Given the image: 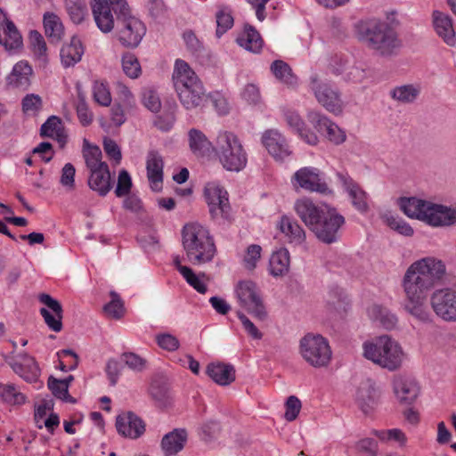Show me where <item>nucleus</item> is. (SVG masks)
I'll return each instance as SVG.
<instances>
[{"mask_svg": "<svg viewBox=\"0 0 456 456\" xmlns=\"http://www.w3.org/2000/svg\"><path fill=\"white\" fill-rule=\"evenodd\" d=\"M367 313L372 322H379L386 330H393L397 325L396 315L383 305H372L368 308Z\"/></svg>", "mask_w": 456, "mask_h": 456, "instance_id": "obj_28", "label": "nucleus"}, {"mask_svg": "<svg viewBox=\"0 0 456 456\" xmlns=\"http://www.w3.org/2000/svg\"><path fill=\"white\" fill-rule=\"evenodd\" d=\"M315 193L333 199L334 190L331 187V179L322 171L315 169Z\"/></svg>", "mask_w": 456, "mask_h": 456, "instance_id": "obj_48", "label": "nucleus"}, {"mask_svg": "<svg viewBox=\"0 0 456 456\" xmlns=\"http://www.w3.org/2000/svg\"><path fill=\"white\" fill-rule=\"evenodd\" d=\"M215 151L220 163L228 171L239 172L247 165V152L239 138L232 133H219Z\"/></svg>", "mask_w": 456, "mask_h": 456, "instance_id": "obj_7", "label": "nucleus"}, {"mask_svg": "<svg viewBox=\"0 0 456 456\" xmlns=\"http://www.w3.org/2000/svg\"><path fill=\"white\" fill-rule=\"evenodd\" d=\"M75 175V167L71 163H66L61 169L60 183L68 191H73L76 187Z\"/></svg>", "mask_w": 456, "mask_h": 456, "instance_id": "obj_63", "label": "nucleus"}, {"mask_svg": "<svg viewBox=\"0 0 456 456\" xmlns=\"http://www.w3.org/2000/svg\"><path fill=\"white\" fill-rule=\"evenodd\" d=\"M236 41L240 46L255 53H259L263 47V39L260 34L250 25L245 26L243 32Z\"/></svg>", "mask_w": 456, "mask_h": 456, "instance_id": "obj_32", "label": "nucleus"}, {"mask_svg": "<svg viewBox=\"0 0 456 456\" xmlns=\"http://www.w3.org/2000/svg\"><path fill=\"white\" fill-rule=\"evenodd\" d=\"M393 390L399 403L412 404L419 395L417 380L407 375H398L393 380Z\"/></svg>", "mask_w": 456, "mask_h": 456, "instance_id": "obj_14", "label": "nucleus"}, {"mask_svg": "<svg viewBox=\"0 0 456 456\" xmlns=\"http://www.w3.org/2000/svg\"><path fill=\"white\" fill-rule=\"evenodd\" d=\"M358 38L381 56H391L401 46L396 32L387 22L362 20L356 25Z\"/></svg>", "mask_w": 456, "mask_h": 456, "instance_id": "obj_3", "label": "nucleus"}, {"mask_svg": "<svg viewBox=\"0 0 456 456\" xmlns=\"http://www.w3.org/2000/svg\"><path fill=\"white\" fill-rule=\"evenodd\" d=\"M315 129L334 145H340L346 140V132L330 118L315 114Z\"/></svg>", "mask_w": 456, "mask_h": 456, "instance_id": "obj_18", "label": "nucleus"}, {"mask_svg": "<svg viewBox=\"0 0 456 456\" xmlns=\"http://www.w3.org/2000/svg\"><path fill=\"white\" fill-rule=\"evenodd\" d=\"M91 7L98 28L109 33L116 28L119 16L126 13L128 4L126 0H93Z\"/></svg>", "mask_w": 456, "mask_h": 456, "instance_id": "obj_9", "label": "nucleus"}, {"mask_svg": "<svg viewBox=\"0 0 456 456\" xmlns=\"http://www.w3.org/2000/svg\"><path fill=\"white\" fill-rule=\"evenodd\" d=\"M0 400L10 405H22L27 396L15 385L0 383Z\"/></svg>", "mask_w": 456, "mask_h": 456, "instance_id": "obj_38", "label": "nucleus"}, {"mask_svg": "<svg viewBox=\"0 0 456 456\" xmlns=\"http://www.w3.org/2000/svg\"><path fill=\"white\" fill-rule=\"evenodd\" d=\"M262 142L276 160L283 161L292 153L286 138L278 130H266L262 135Z\"/></svg>", "mask_w": 456, "mask_h": 456, "instance_id": "obj_15", "label": "nucleus"}, {"mask_svg": "<svg viewBox=\"0 0 456 456\" xmlns=\"http://www.w3.org/2000/svg\"><path fill=\"white\" fill-rule=\"evenodd\" d=\"M188 136L189 146L194 155L204 157L210 152L212 144L200 130L192 128L189 131Z\"/></svg>", "mask_w": 456, "mask_h": 456, "instance_id": "obj_34", "label": "nucleus"}, {"mask_svg": "<svg viewBox=\"0 0 456 456\" xmlns=\"http://www.w3.org/2000/svg\"><path fill=\"white\" fill-rule=\"evenodd\" d=\"M111 300L103 306V311L108 317L119 320L125 314L124 302L115 291L110 293Z\"/></svg>", "mask_w": 456, "mask_h": 456, "instance_id": "obj_47", "label": "nucleus"}, {"mask_svg": "<svg viewBox=\"0 0 456 456\" xmlns=\"http://www.w3.org/2000/svg\"><path fill=\"white\" fill-rule=\"evenodd\" d=\"M48 387L52 393L57 398L69 403H75L76 401L69 394L68 385L66 382L61 381L58 379L50 377L48 379Z\"/></svg>", "mask_w": 456, "mask_h": 456, "instance_id": "obj_49", "label": "nucleus"}, {"mask_svg": "<svg viewBox=\"0 0 456 456\" xmlns=\"http://www.w3.org/2000/svg\"><path fill=\"white\" fill-rule=\"evenodd\" d=\"M315 98L330 113L338 115L343 110V102L339 93L330 85H319L315 91Z\"/></svg>", "mask_w": 456, "mask_h": 456, "instance_id": "obj_19", "label": "nucleus"}, {"mask_svg": "<svg viewBox=\"0 0 456 456\" xmlns=\"http://www.w3.org/2000/svg\"><path fill=\"white\" fill-rule=\"evenodd\" d=\"M88 185L101 196H105L110 191L112 183L108 165H103L102 167L90 170Z\"/></svg>", "mask_w": 456, "mask_h": 456, "instance_id": "obj_24", "label": "nucleus"}, {"mask_svg": "<svg viewBox=\"0 0 456 456\" xmlns=\"http://www.w3.org/2000/svg\"><path fill=\"white\" fill-rule=\"evenodd\" d=\"M94 99L102 106H109L111 102L110 93L102 82L95 81L93 86Z\"/></svg>", "mask_w": 456, "mask_h": 456, "instance_id": "obj_61", "label": "nucleus"}, {"mask_svg": "<svg viewBox=\"0 0 456 456\" xmlns=\"http://www.w3.org/2000/svg\"><path fill=\"white\" fill-rule=\"evenodd\" d=\"M181 274L187 283L199 293L205 294L207 292V285L200 280V275L194 273L191 268H182Z\"/></svg>", "mask_w": 456, "mask_h": 456, "instance_id": "obj_60", "label": "nucleus"}, {"mask_svg": "<svg viewBox=\"0 0 456 456\" xmlns=\"http://www.w3.org/2000/svg\"><path fill=\"white\" fill-rule=\"evenodd\" d=\"M121 360L134 371L141 372L147 367V360L143 356L133 352H124L121 354Z\"/></svg>", "mask_w": 456, "mask_h": 456, "instance_id": "obj_52", "label": "nucleus"}, {"mask_svg": "<svg viewBox=\"0 0 456 456\" xmlns=\"http://www.w3.org/2000/svg\"><path fill=\"white\" fill-rule=\"evenodd\" d=\"M40 314L46 325L53 331L58 332L62 329L63 313L50 312L46 308L40 309Z\"/></svg>", "mask_w": 456, "mask_h": 456, "instance_id": "obj_57", "label": "nucleus"}, {"mask_svg": "<svg viewBox=\"0 0 456 456\" xmlns=\"http://www.w3.org/2000/svg\"><path fill=\"white\" fill-rule=\"evenodd\" d=\"M0 44L7 50L17 49L21 45V36L13 22L7 23L0 29Z\"/></svg>", "mask_w": 456, "mask_h": 456, "instance_id": "obj_37", "label": "nucleus"}, {"mask_svg": "<svg viewBox=\"0 0 456 456\" xmlns=\"http://www.w3.org/2000/svg\"><path fill=\"white\" fill-rule=\"evenodd\" d=\"M116 428L121 436L136 439L144 433L145 425L136 414L127 411L117 417Z\"/></svg>", "mask_w": 456, "mask_h": 456, "instance_id": "obj_17", "label": "nucleus"}, {"mask_svg": "<svg viewBox=\"0 0 456 456\" xmlns=\"http://www.w3.org/2000/svg\"><path fill=\"white\" fill-rule=\"evenodd\" d=\"M208 376L220 386H228L235 380V370L231 364L210 362L207 366Z\"/></svg>", "mask_w": 456, "mask_h": 456, "instance_id": "obj_25", "label": "nucleus"}, {"mask_svg": "<svg viewBox=\"0 0 456 456\" xmlns=\"http://www.w3.org/2000/svg\"><path fill=\"white\" fill-rule=\"evenodd\" d=\"M430 305L436 314L446 322H456V290L440 289L433 292Z\"/></svg>", "mask_w": 456, "mask_h": 456, "instance_id": "obj_13", "label": "nucleus"}, {"mask_svg": "<svg viewBox=\"0 0 456 456\" xmlns=\"http://www.w3.org/2000/svg\"><path fill=\"white\" fill-rule=\"evenodd\" d=\"M116 29L120 43L132 48L139 45L146 33V27L138 18L131 14L129 6L126 13L119 16Z\"/></svg>", "mask_w": 456, "mask_h": 456, "instance_id": "obj_11", "label": "nucleus"}, {"mask_svg": "<svg viewBox=\"0 0 456 456\" xmlns=\"http://www.w3.org/2000/svg\"><path fill=\"white\" fill-rule=\"evenodd\" d=\"M378 391L370 379H363L356 391L355 401L359 408L365 414L370 412L378 404Z\"/></svg>", "mask_w": 456, "mask_h": 456, "instance_id": "obj_20", "label": "nucleus"}, {"mask_svg": "<svg viewBox=\"0 0 456 456\" xmlns=\"http://www.w3.org/2000/svg\"><path fill=\"white\" fill-rule=\"evenodd\" d=\"M399 207L408 217L422 221L432 227L456 224V207L436 204L416 197L400 198Z\"/></svg>", "mask_w": 456, "mask_h": 456, "instance_id": "obj_2", "label": "nucleus"}, {"mask_svg": "<svg viewBox=\"0 0 456 456\" xmlns=\"http://www.w3.org/2000/svg\"><path fill=\"white\" fill-rule=\"evenodd\" d=\"M122 68L125 74L131 78H136L141 74L140 63L133 53H127L123 55Z\"/></svg>", "mask_w": 456, "mask_h": 456, "instance_id": "obj_53", "label": "nucleus"}, {"mask_svg": "<svg viewBox=\"0 0 456 456\" xmlns=\"http://www.w3.org/2000/svg\"><path fill=\"white\" fill-rule=\"evenodd\" d=\"M182 242L186 257L192 265L211 262L216 253L214 240L208 230L199 223H191L183 226Z\"/></svg>", "mask_w": 456, "mask_h": 456, "instance_id": "obj_5", "label": "nucleus"}, {"mask_svg": "<svg viewBox=\"0 0 456 456\" xmlns=\"http://www.w3.org/2000/svg\"><path fill=\"white\" fill-rule=\"evenodd\" d=\"M363 356L390 371L399 369L406 358L400 344H363Z\"/></svg>", "mask_w": 456, "mask_h": 456, "instance_id": "obj_8", "label": "nucleus"}, {"mask_svg": "<svg viewBox=\"0 0 456 456\" xmlns=\"http://www.w3.org/2000/svg\"><path fill=\"white\" fill-rule=\"evenodd\" d=\"M59 368L62 371L72 370L78 364L77 355L71 350H61L58 353Z\"/></svg>", "mask_w": 456, "mask_h": 456, "instance_id": "obj_55", "label": "nucleus"}, {"mask_svg": "<svg viewBox=\"0 0 456 456\" xmlns=\"http://www.w3.org/2000/svg\"><path fill=\"white\" fill-rule=\"evenodd\" d=\"M9 364L15 373L27 382L36 381L39 375V369L34 358L23 352H12Z\"/></svg>", "mask_w": 456, "mask_h": 456, "instance_id": "obj_16", "label": "nucleus"}, {"mask_svg": "<svg viewBox=\"0 0 456 456\" xmlns=\"http://www.w3.org/2000/svg\"><path fill=\"white\" fill-rule=\"evenodd\" d=\"M338 176L351 198L353 206L360 212L367 211L368 203L366 192L362 190V188L352 178L340 173H338Z\"/></svg>", "mask_w": 456, "mask_h": 456, "instance_id": "obj_23", "label": "nucleus"}, {"mask_svg": "<svg viewBox=\"0 0 456 456\" xmlns=\"http://www.w3.org/2000/svg\"><path fill=\"white\" fill-rule=\"evenodd\" d=\"M150 395L151 398L160 407L167 405L170 398L169 388L166 382L154 379L150 386Z\"/></svg>", "mask_w": 456, "mask_h": 456, "instance_id": "obj_46", "label": "nucleus"}, {"mask_svg": "<svg viewBox=\"0 0 456 456\" xmlns=\"http://www.w3.org/2000/svg\"><path fill=\"white\" fill-rule=\"evenodd\" d=\"M122 370L123 366L118 360L111 358L107 361L104 370L110 386L118 384Z\"/></svg>", "mask_w": 456, "mask_h": 456, "instance_id": "obj_54", "label": "nucleus"}, {"mask_svg": "<svg viewBox=\"0 0 456 456\" xmlns=\"http://www.w3.org/2000/svg\"><path fill=\"white\" fill-rule=\"evenodd\" d=\"M186 441V430L177 428L164 436L161 441V448L164 453H178L183 449Z\"/></svg>", "mask_w": 456, "mask_h": 456, "instance_id": "obj_31", "label": "nucleus"}, {"mask_svg": "<svg viewBox=\"0 0 456 456\" xmlns=\"http://www.w3.org/2000/svg\"><path fill=\"white\" fill-rule=\"evenodd\" d=\"M40 134L43 137L47 136L57 140L61 146L67 142V135L61 119L56 116H51L41 126Z\"/></svg>", "mask_w": 456, "mask_h": 456, "instance_id": "obj_33", "label": "nucleus"}, {"mask_svg": "<svg viewBox=\"0 0 456 456\" xmlns=\"http://www.w3.org/2000/svg\"><path fill=\"white\" fill-rule=\"evenodd\" d=\"M432 18L433 26L437 36L449 46H454L456 37L452 19L440 11H434Z\"/></svg>", "mask_w": 456, "mask_h": 456, "instance_id": "obj_22", "label": "nucleus"}, {"mask_svg": "<svg viewBox=\"0 0 456 456\" xmlns=\"http://www.w3.org/2000/svg\"><path fill=\"white\" fill-rule=\"evenodd\" d=\"M143 105L152 112H159L161 102L158 93L152 88H144L142 93Z\"/></svg>", "mask_w": 456, "mask_h": 456, "instance_id": "obj_56", "label": "nucleus"}, {"mask_svg": "<svg viewBox=\"0 0 456 456\" xmlns=\"http://www.w3.org/2000/svg\"><path fill=\"white\" fill-rule=\"evenodd\" d=\"M297 216L305 224L314 230V202L310 198H301L295 202L294 207Z\"/></svg>", "mask_w": 456, "mask_h": 456, "instance_id": "obj_43", "label": "nucleus"}, {"mask_svg": "<svg viewBox=\"0 0 456 456\" xmlns=\"http://www.w3.org/2000/svg\"><path fill=\"white\" fill-rule=\"evenodd\" d=\"M358 453L362 456H378L379 444L378 442L370 437L359 440L355 445Z\"/></svg>", "mask_w": 456, "mask_h": 456, "instance_id": "obj_58", "label": "nucleus"}, {"mask_svg": "<svg viewBox=\"0 0 456 456\" xmlns=\"http://www.w3.org/2000/svg\"><path fill=\"white\" fill-rule=\"evenodd\" d=\"M288 124L293 127L298 135L308 144H312V133L305 126L297 114L291 113L287 116Z\"/></svg>", "mask_w": 456, "mask_h": 456, "instance_id": "obj_51", "label": "nucleus"}, {"mask_svg": "<svg viewBox=\"0 0 456 456\" xmlns=\"http://www.w3.org/2000/svg\"><path fill=\"white\" fill-rule=\"evenodd\" d=\"M270 70L274 77L288 87L294 88L298 84L297 77L294 74L291 67L281 60L272 62Z\"/></svg>", "mask_w": 456, "mask_h": 456, "instance_id": "obj_29", "label": "nucleus"}, {"mask_svg": "<svg viewBox=\"0 0 456 456\" xmlns=\"http://www.w3.org/2000/svg\"><path fill=\"white\" fill-rule=\"evenodd\" d=\"M66 12L75 24H80L88 15L86 0H64Z\"/></svg>", "mask_w": 456, "mask_h": 456, "instance_id": "obj_39", "label": "nucleus"}, {"mask_svg": "<svg viewBox=\"0 0 456 456\" xmlns=\"http://www.w3.org/2000/svg\"><path fill=\"white\" fill-rule=\"evenodd\" d=\"M291 183L297 192L300 190L314 191V169L310 167L298 169L291 177Z\"/></svg>", "mask_w": 456, "mask_h": 456, "instance_id": "obj_36", "label": "nucleus"}, {"mask_svg": "<svg viewBox=\"0 0 456 456\" xmlns=\"http://www.w3.org/2000/svg\"><path fill=\"white\" fill-rule=\"evenodd\" d=\"M445 275V265L441 260L425 257L413 262L406 270L402 285L407 302L405 310L421 322L430 321V313L425 305L428 293Z\"/></svg>", "mask_w": 456, "mask_h": 456, "instance_id": "obj_1", "label": "nucleus"}, {"mask_svg": "<svg viewBox=\"0 0 456 456\" xmlns=\"http://www.w3.org/2000/svg\"><path fill=\"white\" fill-rule=\"evenodd\" d=\"M235 294L240 306L245 308L255 318L264 321L267 317L259 288L250 281L245 280L238 282Z\"/></svg>", "mask_w": 456, "mask_h": 456, "instance_id": "obj_10", "label": "nucleus"}, {"mask_svg": "<svg viewBox=\"0 0 456 456\" xmlns=\"http://www.w3.org/2000/svg\"><path fill=\"white\" fill-rule=\"evenodd\" d=\"M280 230L290 242L300 243L304 240L305 232L302 228L292 219L284 216L279 223Z\"/></svg>", "mask_w": 456, "mask_h": 456, "instance_id": "obj_40", "label": "nucleus"}, {"mask_svg": "<svg viewBox=\"0 0 456 456\" xmlns=\"http://www.w3.org/2000/svg\"><path fill=\"white\" fill-rule=\"evenodd\" d=\"M84 54V47L77 37H72L69 44L62 45L60 53L61 64L69 68L78 63Z\"/></svg>", "mask_w": 456, "mask_h": 456, "instance_id": "obj_26", "label": "nucleus"}, {"mask_svg": "<svg viewBox=\"0 0 456 456\" xmlns=\"http://www.w3.org/2000/svg\"><path fill=\"white\" fill-rule=\"evenodd\" d=\"M328 308L336 314L342 315L350 308V299L343 289L332 288L326 296Z\"/></svg>", "mask_w": 456, "mask_h": 456, "instance_id": "obj_27", "label": "nucleus"}, {"mask_svg": "<svg viewBox=\"0 0 456 456\" xmlns=\"http://www.w3.org/2000/svg\"><path fill=\"white\" fill-rule=\"evenodd\" d=\"M270 273L273 276H282L289 268V253L286 248L273 252L269 262Z\"/></svg>", "mask_w": 456, "mask_h": 456, "instance_id": "obj_35", "label": "nucleus"}, {"mask_svg": "<svg viewBox=\"0 0 456 456\" xmlns=\"http://www.w3.org/2000/svg\"><path fill=\"white\" fill-rule=\"evenodd\" d=\"M32 68L26 61L17 62L8 77V83L15 88L26 90L30 85Z\"/></svg>", "mask_w": 456, "mask_h": 456, "instance_id": "obj_30", "label": "nucleus"}, {"mask_svg": "<svg viewBox=\"0 0 456 456\" xmlns=\"http://www.w3.org/2000/svg\"><path fill=\"white\" fill-rule=\"evenodd\" d=\"M44 27L45 35L52 42H59L63 36V25L61 19L54 13L44 15Z\"/></svg>", "mask_w": 456, "mask_h": 456, "instance_id": "obj_41", "label": "nucleus"}, {"mask_svg": "<svg viewBox=\"0 0 456 456\" xmlns=\"http://www.w3.org/2000/svg\"><path fill=\"white\" fill-rule=\"evenodd\" d=\"M371 434L381 442L395 441L400 445H404L407 441L405 434L399 428L373 430Z\"/></svg>", "mask_w": 456, "mask_h": 456, "instance_id": "obj_50", "label": "nucleus"}, {"mask_svg": "<svg viewBox=\"0 0 456 456\" xmlns=\"http://www.w3.org/2000/svg\"><path fill=\"white\" fill-rule=\"evenodd\" d=\"M83 157L89 170L96 169L102 167L103 165H107L105 162L101 160V149L98 146L91 145L86 140H84Z\"/></svg>", "mask_w": 456, "mask_h": 456, "instance_id": "obj_45", "label": "nucleus"}, {"mask_svg": "<svg viewBox=\"0 0 456 456\" xmlns=\"http://www.w3.org/2000/svg\"><path fill=\"white\" fill-rule=\"evenodd\" d=\"M21 105L25 114H35L42 108V99L37 94H27L22 99Z\"/></svg>", "mask_w": 456, "mask_h": 456, "instance_id": "obj_64", "label": "nucleus"}, {"mask_svg": "<svg viewBox=\"0 0 456 456\" xmlns=\"http://www.w3.org/2000/svg\"><path fill=\"white\" fill-rule=\"evenodd\" d=\"M386 222L391 229L396 231L398 233L403 236L411 237L413 235V229L411 226L399 217L387 215Z\"/></svg>", "mask_w": 456, "mask_h": 456, "instance_id": "obj_59", "label": "nucleus"}, {"mask_svg": "<svg viewBox=\"0 0 456 456\" xmlns=\"http://www.w3.org/2000/svg\"><path fill=\"white\" fill-rule=\"evenodd\" d=\"M420 94V87L414 85H403L395 87L390 92V96L402 103L413 102Z\"/></svg>", "mask_w": 456, "mask_h": 456, "instance_id": "obj_42", "label": "nucleus"}, {"mask_svg": "<svg viewBox=\"0 0 456 456\" xmlns=\"http://www.w3.org/2000/svg\"><path fill=\"white\" fill-rule=\"evenodd\" d=\"M29 44L37 61L41 65H45L48 60L47 47L43 36L37 30L29 32Z\"/></svg>", "mask_w": 456, "mask_h": 456, "instance_id": "obj_44", "label": "nucleus"}, {"mask_svg": "<svg viewBox=\"0 0 456 456\" xmlns=\"http://www.w3.org/2000/svg\"><path fill=\"white\" fill-rule=\"evenodd\" d=\"M345 217L328 202L315 198V236L325 243L332 244L339 240V231L345 224Z\"/></svg>", "mask_w": 456, "mask_h": 456, "instance_id": "obj_6", "label": "nucleus"}, {"mask_svg": "<svg viewBox=\"0 0 456 456\" xmlns=\"http://www.w3.org/2000/svg\"><path fill=\"white\" fill-rule=\"evenodd\" d=\"M216 36L220 37L223 34H224L228 29H230L233 25V18L230 12L226 10H220L216 13Z\"/></svg>", "mask_w": 456, "mask_h": 456, "instance_id": "obj_62", "label": "nucleus"}, {"mask_svg": "<svg viewBox=\"0 0 456 456\" xmlns=\"http://www.w3.org/2000/svg\"><path fill=\"white\" fill-rule=\"evenodd\" d=\"M173 80L179 101L186 110L202 107L208 100L202 82L184 61H175Z\"/></svg>", "mask_w": 456, "mask_h": 456, "instance_id": "obj_4", "label": "nucleus"}, {"mask_svg": "<svg viewBox=\"0 0 456 456\" xmlns=\"http://www.w3.org/2000/svg\"><path fill=\"white\" fill-rule=\"evenodd\" d=\"M209 214L214 220H224L229 217L230 204L227 191L219 184L209 183L204 190Z\"/></svg>", "mask_w": 456, "mask_h": 456, "instance_id": "obj_12", "label": "nucleus"}, {"mask_svg": "<svg viewBox=\"0 0 456 456\" xmlns=\"http://www.w3.org/2000/svg\"><path fill=\"white\" fill-rule=\"evenodd\" d=\"M164 161L161 155L156 151H150L146 158L147 177L153 191H159L162 188Z\"/></svg>", "mask_w": 456, "mask_h": 456, "instance_id": "obj_21", "label": "nucleus"}]
</instances>
